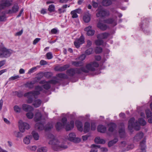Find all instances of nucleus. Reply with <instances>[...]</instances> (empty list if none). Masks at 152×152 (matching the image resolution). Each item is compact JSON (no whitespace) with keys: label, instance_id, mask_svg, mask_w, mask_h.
<instances>
[{"label":"nucleus","instance_id":"obj_64","mask_svg":"<svg viewBox=\"0 0 152 152\" xmlns=\"http://www.w3.org/2000/svg\"><path fill=\"white\" fill-rule=\"evenodd\" d=\"M87 44L86 45V46L87 48L90 47L92 45V42L90 40H88L87 41Z\"/></svg>","mask_w":152,"mask_h":152},{"label":"nucleus","instance_id":"obj_3","mask_svg":"<svg viewBox=\"0 0 152 152\" xmlns=\"http://www.w3.org/2000/svg\"><path fill=\"white\" fill-rule=\"evenodd\" d=\"M34 120L35 122L41 121V122L37 123L35 126L36 128L37 129L39 130H42L45 129L44 126L45 123V119L42 118V115L40 112L36 113L34 115Z\"/></svg>","mask_w":152,"mask_h":152},{"label":"nucleus","instance_id":"obj_13","mask_svg":"<svg viewBox=\"0 0 152 152\" xmlns=\"http://www.w3.org/2000/svg\"><path fill=\"white\" fill-rule=\"evenodd\" d=\"M68 140L75 143H78L80 141V138L76 137L75 134L74 133H71L69 134Z\"/></svg>","mask_w":152,"mask_h":152},{"label":"nucleus","instance_id":"obj_58","mask_svg":"<svg viewBox=\"0 0 152 152\" xmlns=\"http://www.w3.org/2000/svg\"><path fill=\"white\" fill-rule=\"evenodd\" d=\"M6 20V17L5 15L4 14L0 16V21H4Z\"/></svg>","mask_w":152,"mask_h":152},{"label":"nucleus","instance_id":"obj_27","mask_svg":"<svg viewBox=\"0 0 152 152\" xmlns=\"http://www.w3.org/2000/svg\"><path fill=\"white\" fill-rule=\"evenodd\" d=\"M97 26L98 28L103 31L106 30L107 28V25L102 23L100 22H99L98 23L97 25Z\"/></svg>","mask_w":152,"mask_h":152},{"label":"nucleus","instance_id":"obj_15","mask_svg":"<svg viewBox=\"0 0 152 152\" xmlns=\"http://www.w3.org/2000/svg\"><path fill=\"white\" fill-rule=\"evenodd\" d=\"M1 0L5 1L3 3L0 4V10L5 8L6 7H8L11 6L12 4L13 0Z\"/></svg>","mask_w":152,"mask_h":152},{"label":"nucleus","instance_id":"obj_45","mask_svg":"<svg viewBox=\"0 0 152 152\" xmlns=\"http://www.w3.org/2000/svg\"><path fill=\"white\" fill-rule=\"evenodd\" d=\"M145 113L146 117L147 118H148L152 116V113L151 111L150 110H145Z\"/></svg>","mask_w":152,"mask_h":152},{"label":"nucleus","instance_id":"obj_29","mask_svg":"<svg viewBox=\"0 0 152 152\" xmlns=\"http://www.w3.org/2000/svg\"><path fill=\"white\" fill-rule=\"evenodd\" d=\"M102 4L104 6H108L112 4V1L110 0H103Z\"/></svg>","mask_w":152,"mask_h":152},{"label":"nucleus","instance_id":"obj_47","mask_svg":"<svg viewBox=\"0 0 152 152\" xmlns=\"http://www.w3.org/2000/svg\"><path fill=\"white\" fill-rule=\"evenodd\" d=\"M47 58L48 59H51L53 58L52 53L51 52H49L46 54Z\"/></svg>","mask_w":152,"mask_h":152},{"label":"nucleus","instance_id":"obj_9","mask_svg":"<svg viewBox=\"0 0 152 152\" xmlns=\"http://www.w3.org/2000/svg\"><path fill=\"white\" fill-rule=\"evenodd\" d=\"M18 123L19 130L21 132H24L25 129H29V125L27 123L23 122L21 120H20Z\"/></svg>","mask_w":152,"mask_h":152},{"label":"nucleus","instance_id":"obj_36","mask_svg":"<svg viewBox=\"0 0 152 152\" xmlns=\"http://www.w3.org/2000/svg\"><path fill=\"white\" fill-rule=\"evenodd\" d=\"M95 43L96 45H102L104 44V41L102 39H98L95 41Z\"/></svg>","mask_w":152,"mask_h":152},{"label":"nucleus","instance_id":"obj_59","mask_svg":"<svg viewBox=\"0 0 152 152\" xmlns=\"http://www.w3.org/2000/svg\"><path fill=\"white\" fill-rule=\"evenodd\" d=\"M36 67H34L31 68L29 69L28 73L30 74L33 72H34L36 70Z\"/></svg>","mask_w":152,"mask_h":152},{"label":"nucleus","instance_id":"obj_60","mask_svg":"<svg viewBox=\"0 0 152 152\" xmlns=\"http://www.w3.org/2000/svg\"><path fill=\"white\" fill-rule=\"evenodd\" d=\"M67 121V119L66 117H64L62 119V122L63 123V125L64 126H65Z\"/></svg>","mask_w":152,"mask_h":152},{"label":"nucleus","instance_id":"obj_57","mask_svg":"<svg viewBox=\"0 0 152 152\" xmlns=\"http://www.w3.org/2000/svg\"><path fill=\"white\" fill-rule=\"evenodd\" d=\"M48 125H49L48 126H47L45 128V130L46 131H47V130H48L50 129L53 127V126L51 124H50V123L48 124Z\"/></svg>","mask_w":152,"mask_h":152},{"label":"nucleus","instance_id":"obj_25","mask_svg":"<svg viewBox=\"0 0 152 152\" xmlns=\"http://www.w3.org/2000/svg\"><path fill=\"white\" fill-rule=\"evenodd\" d=\"M106 127L103 125H99L97 127V130L98 131L101 133H105L106 132Z\"/></svg>","mask_w":152,"mask_h":152},{"label":"nucleus","instance_id":"obj_10","mask_svg":"<svg viewBox=\"0 0 152 152\" xmlns=\"http://www.w3.org/2000/svg\"><path fill=\"white\" fill-rule=\"evenodd\" d=\"M148 22L145 19L142 22V23L140 24V27L142 29L144 32L148 35L149 32V29L148 28Z\"/></svg>","mask_w":152,"mask_h":152},{"label":"nucleus","instance_id":"obj_46","mask_svg":"<svg viewBox=\"0 0 152 152\" xmlns=\"http://www.w3.org/2000/svg\"><path fill=\"white\" fill-rule=\"evenodd\" d=\"M12 9L13 10V12H14V13H16L18 10L19 7L17 4H15L12 7Z\"/></svg>","mask_w":152,"mask_h":152},{"label":"nucleus","instance_id":"obj_4","mask_svg":"<svg viewBox=\"0 0 152 152\" xmlns=\"http://www.w3.org/2000/svg\"><path fill=\"white\" fill-rule=\"evenodd\" d=\"M99 66V64L95 61L91 62L87 64L85 67H80L79 70H82L83 72L85 73H88L89 72L94 71L96 70V68Z\"/></svg>","mask_w":152,"mask_h":152},{"label":"nucleus","instance_id":"obj_19","mask_svg":"<svg viewBox=\"0 0 152 152\" xmlns=\"http://www.w3.org/2000/svg\"><path fill=\"white\" fill-rule=\"evenodd\" d=\"M22 109L26 112L32 111L34 110L33 108L29 105L24 104L22 106Z\"/></svg>","mask_w":152,"mask_h":152},{"label":"nucleus","instance_id":"obj_7","mask_svg":"<svg viewBox=\"0 0 152 152\" xmlns=\"http://www.w3.org/2000/svg\"><path fill=\"white\" fill-rule=\"evenodd\" d=\"M80 68H70L67 70L66 73L70 77L73 76L76 73L80 74L82 73V70H79Z\"/></svg>","mask_w":152,"mask_h":152},{"label":"nucleus","instance_id":"obj_40","mask_svg":"<svg viewBox=\"0 0 152 152\" xmlns=\"http://www.w3.org/2000/svg\"><path fill=\"white\" fill-rule=\"evenodd\" d=\"M32 134L35 140H37L39 139V136L37 133L35 131H33L32 132Z\"/></svg>","mask_w":152,"mask_h":152},{"label":"nucleus","instance_id":"obj_6","mask_svg":"<svg viewBox=\"0 0 152 152\" xmlns=\"http://www.w3.org/2000/svg\"><path fill=\"white\" fill-rule=\"evenodd\" d=\"M12 53V50L7 49L3 45H0V58H7Z\"/></svg>","mask_w":152,"mask_h":152},{"label":"nucleus","instance_id":"obj_41","mask_svg":"<svg viewBox=\"0 0 152 152\" xmlns=\"http://www.w3.org/2000/svg\"><path fill=\"white\" fill-rule=\"evenodd\" d=\"M47 149L46 147H42L38 148L37 152H47Z\"/></svg>","mask_w":152,"mask_h":152},{"label":"nucleus","instance_id":"obj_43","mask_svg":"<svg viewBox=\"0 0 152 152\" xmlns=\"http://www.w3.org/2000/svg\"><path fill=\"white\" fill-rule=\"evenodd\" d=\"M30 136H28L26 137L24 139L23 142L25 144H28L30 143Z\"/></svg>","mask_w":152,"mask_h":152},{"label":"nucleus","instance_id":"obj_61","mask_svg":"<svg viewBox=\"0 0 152 152\" xmlns=\"http://www.w3.org/2000/svg\"><path fill=\"white\" fill-rule=\"evenodd\" d=\"M48 64L47 62L44 60H41L40 61V65L43 66L47 65Z\"/></svg>","mask_w":152,"mask_h":152},{"label":"nucleus","instance_id":"obj_42","mask_svg":"<svg viewBox=\"0 0 152 152\" xmlns=\"http://www.w3.org/2000/svg\"><path fill=\"white\" fill-rule=\"evenodd\" d=\"M102 49L100 47H96L95 49V52L96 53H100L102 52Z\"/></svg>","mask_w":152,"mask_h":152},{"label":"nucleus","instance_id":"obj_56","mask_svg":"<svg viewBox=\"0 0 152 152\" xmlns=\"http://www.w3.org/2000/svg\"><path fill=\"white\" fill-rule=\"evenodd\" d=\"M92 6L94 8H96L98 6V3L94 1H92Z\"/></svg>","mask_w":152,"mask_h":152},{"label":"nucleus","instance_id":"obj_24","mask_svg":"<svg viewBox=\"0 0 152 152\" xmlns=\"http://www.w3.org/2000/svg\"><path fill=\"white\" fill-rule=\"evenodd\" d=\"M145 140H144L141 142L140 144L141 151L140 152H146Z\"/></svg>","mask_w":152,"mask_h":152},{"label":"nucleus","instance_id":"obj_2","mask_svg":"<svg viewBox=\"0 0 152 152\" xmlns=\"http://www.w3.org/2000/svg\"><path fill=\"white\" fill-rule=\"evenodd\" d=\"M35 89L36 91H33L28 92L24 94L25 97H27L28 99L27 102L29 104L31 103L33 101V98L35 96H37L40 94V91H42L43 93H45V91H43L42 87L37 86L35 87Z\"/></svg>","mask_w":152,"mask_h":152},{"label":"nucleus","instance_id":"obj_8","mask_svg":"<svg viewBox=\"0 0 152 152\" xmlns=\"http://www.w3.org/2000/svg\"><path fill=\"white\" fill-rule=\"evenodd\" d=\"M97 10L98 12L96 14L97 17H108L110 15V12L109 10L105 9H100L99 10L98 9Z\"/></svg>","mask_w":152,"mask_h":152},{"label":"nucleus","instance_id":"obj_52","mask_svg":"<svg viewBox=\"0 0 152 152\" xmlns=\"http://www.w3.org/2000/svg\"><path fill=\"white\" fill-rule=\"evenodd\" d=\"M92 51L93 49L92 48H89L86 50L85 54L87 55H89L92 53Z\"/></svg>","mask_w":152,"mask_h":152},{"label":"nucleus","instance_id":"obj_26","mask_svg":"<svg viewBox=\"0 0 152 152\" xmlns=\"http://www.w3.org/2000/svg\"><path fill=\"white\" fill-rule=\"evenodd\" d=\"M75 124L78 130L80 132H82L83 130V126L82 122L79 121H76Z\"/></svg>","mask_w":152,"mask_h":152},{"label":"nucleus","instance_id":"obj_12","mask_svg":"<svg viewBox=\"0 0 152 152\" xmlns=\"http://www.w3.org/2000/svg\"><path fill=\"white\" fill-rule=\"evenodd\" d=\"M84 42V37L83 35H82L79 39L75 41L74 44L77 48H78L80 47V45L83 44Z\"/></svg>","mask_w":152,"mask_h":152},{"label":"nucleus","instance_id":"obj_17","mask_svg":"<svg viewBox=\"0 0 152 152\" xmlns=\"http://www.w3.org/2000/svg\"><path fill=\"white\" fill-rule=\"evenodd\" d=\"M92 27L90 26H88L85 28L84 30L87 32V34L88 36H92L95 33V31L91 29Z\"/></svg>","mask_w":152,"mask_h":152},{"label":"nucleus","instance_id":"obj_39","mask_svg":"<svg viewBox=\"0 0 152 152\" xmlns=\"http://www.w3.org/2000/svg\"><path fill=\"white\" fill-rule=\"evenodd\" d=\"M91 147L92 148H94L95 149H92L91 151L89 152H97V150L96 149V148H100V146L99 145H96L95 144H92L91 146Z\"/></svg>","mask_w":152,"mask_h":152},{"label":"nucleus","instance_id":"obj_28","mask_svg":"<svg viewBox=\"0 0 152 152\" xmlns=\"http://www.w3.org/2000/svg\"><path fill=\"white\" fill-rule=\"evenodd\" d=\"M90 128V124L88 122H86L85 123L84 127V132L85 133L88 132Z\"/></svg>","mask_w":152,"mask_h":152},{"label":"nucleus","instance_id":"obj_5","mask_svg":"<svg viewBox=\"0 0 152 152\" xmlns=\"http://www.w3.org/2000/svg\"><path fill=\"white\" fill-rule=\"evenodd\" d=\"M135 118H131L129 120L128 123V129L131 132L134 128L135 130L138 131L140 129V126L137 122H134Z\"/></svg>","mask_w":152,"mask_h":152},{"label":"nucleus","instance_id":"obj_38","mask_svg":"<svg viewBox=\"0 0 152 152\" xmlns=\"http://www.w3.org/2000/svg\"><path fill=\"white\" fill-rule=\"evenodd\" d=\"M90 15L89 14L85 15L83 17V20L86 23H88L89 22L90 20Z\"/></svg>","mask_w":152,"mask_h":152},{"label":"nucleus","instance_id":"obj_21","mask_svg":"<svg viewBox=\"0 0 152 152\" xmlns=\"http://www.w3.org/2000/svg\"><path fill=\"white\" fill-rule=\"evenodd\" d=\"M119 135L121 138H124L126 136L125 129L124 127L120 128L118 130Z\"/></svg>","mask_w":152,"mask_h":152},{"label":"nucleus","instance_id":"obj_23","mask_svg":"<svg viewBox=\"0 0 152 152\" xmlns=\"http://www.w3.org/2000/svg\"><path fill=\"white\" fill-rule=\"evenodd\" d=\"M74 122L73 121H70V124L67 123L65 127V129L66 131H69L73 128Z\"/></svg>","mask_w":152,"mask_h":152},{"label":"nucleus","instance_id":"obj_33","mask_svg":"<svg viewBox=\"0 0 152 152\" xmlns=\"http://www.w3.org/2000/svg\"><path fill=\"white\" fill-rule=\"evenodd\" d=\"M41 103V100L39 99H38L34 101L33 105L35 107H38L40 106Z\"/></svg>","mask_w":152,"mask_h":152},{"label":"nucleus","instance_id":"obj_20","mask_svg":"<svg viewBox=\"0 0 152 152\" xmlns=\"http://www.w3.org/2000/svg\"><path fill=\"white\" fill-rule=\"evenodd\" d=\"M110 34L107 32H104L99 34L97 35L98 39H104L107 38L110 35Z\"/></svg>","mask_w":152,"mask_h":152},{"label":"nucleus","instance_id":"obj_34","mask_svg":"<svg viewBox=\"0 0 152 152\" xmlns=\"http://www.w3.org/2000/svg\"><path fill=\"white\" fill-rule=\"evenodd\" d=\"M64 127V126L60 122H58L56 125V129L59 131L62 129Z\"/></svg>","mask_w":152,"mask_h":152},{"label":"nucleus","instance_id":"obj_31","mask_svg":"<svg viewBox=\"0 0 152 152\" xmlns=\"http://www.w3.org/2000/svg\"><path fill=\"white\" fill-rule=\"evenodd\" d=\"M34 83H33L32 82H27L25 83V86L26 87L29 89H32L34 88Z\"/></svg>","mask_w":152,"mask_h":152},{"label":"nucleus","instance_id":"obj_63","mask_svg":"<svg viewBox=\"0 0 152 152\" xmlns=\"http://www.w3.org/2000/svg\"><path fill=\"white\" fill-rule=\"evenodd\" d=\"M96 126L94 123H92L91 124V129L92 130H95L96 129Z\"/></svg>","mask_w":152,"mask_h":152},{"label":"nucleus","instance_id":"obj_16","mask_svg":"<svg viewBox=\"0 0 152 152\" xmlns=\"http://www.w3.org/2000/svg\"><path fill=\"white\" fill-rule=\"evenodd\" d=\"M104 22L108 24H112L113 26L117 24V17L114 18H110L104 20Z\"/></svg>","mask_w":152,"mask_h":152},{"label":"nucleus","instance_id":"obj_48","mask_svg":"<svg viewBox=\"0 0 152 152\" xmlns=\"http://www.w3.org/2000/svg\"><path fill=\"white\" fill-rule=\"evenodd\" d=\"M20 78V76L18 75H14L13 76H12L10 77L9 80V81L14 80H17Z\"/></svg>","mask_w":152,"mask_h":152},{"label":"nucleus","instance_id":"obj_35","mask_svg":"<svg viewBox=\"0 0 152 152\" xmlns=\"http://www.w3.org/2000/svg\"><path fill=\"white\" fill-rule=\"evenodd\" d=\"M56 76L61 78L64 79H67L68 78V76L64 73H60L58 74H57Z\"/></svg>","mask_w":152,"mask_h":152},{"label":"nucleus","instance_id":"obj_18","mask_svg":"<svg viewBox=\"0 0 152 152\" xmlns=\"http://www.w3.org/2000/svg\"><path fill=\"white\" fill-rule=\"evenodd\" d=\"M69 67V65L66 64L61 66H56L54 68V70L57 71L62 72L65 70Z\"/></svg>","mask_w":152,"mask_h":152},{"label":"nucleus","instance_id":"obj_11","mask_svg":"<svg viewBox=\"0 0 152 152\" xmlns=\"http://www.w3.org/2000/svg\"><path fill=\"white\" fill-rule=\"evenodd\" d=\"M108 132L107 134L110 136L111 134L117 128L116 124L114 123H110L108 124Z\"/></svg>","mask_w":152,"mask_h":152},{"label":"nucleus","instance_id":"obj_54","mask_svg":"<svg viewBox=\"0 0 152 152\" xmlns=\"http://www.w3.org/2000/svg\"><path fill=\"white\" fill-rule=\"evenodd\" d=\"M74 11H72L70 13L71 15H72V18H76L78 17V15Z\"/></svg>","mask_w":152,"mask_h":152},{"label":"nucleus","instance_id":"obj_62","mask_svg":"<svg viewBox=\"0 0 152 152\" xmlns=\"http://www.w3.org/2000/svg\"><path fill=\"white\" fill-rule=\"evenodd\" d=\"M58 32V30L55 28H54L51 29L50 33L52 34H56Z\"/></svg>","mask_w":152,"mask_h":152},{"label":"nucleus","instance_id":"obj_1","mask_svg":"<svg viewBox=\"0 0 152 152\" xmlns=\"http://www.w3.org/2000/svg\"><path fill=\"white\" fill-rule=\"evenodd\" d=\"M48 137L50 139L49 142V144L51 145L52 148L54 150L58 151L67 148V145L61 144L53 134H50Z\"/></svg>","mask_w":152,"mask_h":152},{"label":"nucleus","instance_id":"obj_50","mask_svg":"<svg viewBox=\"0 0 152 152\" xmlns=\"http://www.w3.org/2000/svg\"><path fill=\"white\" fill-rule=\"evenodd\" d=\"M26 115L28 119H31L33 117L34 114L32 112H28L26 113Z\"/></svg>","mask_w":152,"mask_h":152},{"label":"nucleus","instance_id":"obj_49","mask_svg":"<svg viewBox=\"0 0 152 152\" xmlns=\"http://www.w3.org/2000/svg\"><path fill=\"white\" fill-rule=\"evenodd\" d=\"M14 109L15 112L17 113H20L21 110V108L17 105H15L14 106Z\"/></svg>","mask_w":152,"mask_h":152},{"label":"nucleus","instance_id":"obj_51","mask_svg":"<svg viewBox=\"0 0 152 152\" xmlns=\"http://www.w3.org/2000/svg\"><path fill=\"white\" fill-rule=\"evenodd\" d=\"M48 83H49L50 84H56L57 83H58V82L57 80H50L47 82Z\"/></svg>","mask_w":152,"mask_h":152},{"label":"nucleus","instance_id":"obj_22","mask_svg":"<svg viewBox=\"0 0 152 152\" xmlns=\"http://www.w3.org/2000/svg\"><path fill=\"white\" fill-rule=\"evenodd\" d=\"M144 136L143 132H141L137 134L134 137V140L135 141L137 142L140 140Z\"/></svg>","mask_w":152,"mask_h":152},{"label":"nucleus","instance_id":"obj_32","mask_svg":"<svg viewBox=\"0 0 152 152\" xmlns=\"http://www.w3.org/2000/svg\"><path fill=\"white\" fill-rule=\"evenodd\" d=\"M118 141V139L117 138H115L114 139L110 141L108 143V145L109 147L113 146V145L115 144Z\"/></svg>","mask_w":152,"mask_h":152},{"label":"nucleus","instance_id":"obj_44","mask_svg":"<svg viewBox=\"0 0 152 152\" xmlns=\"http://www.w3.org/2000/svg\"><path fill=\"white\" fill-rule=\"evenodd\" d=\"M138 121L140 125L142 126H144L146 124V122L145 120L142 118H140L138 119Z\"/></svg>","mask_w":152,"mask_h":152},{"label":"nucleus","instance_id":"obj_37","mask_svg":"<svg viewBox=\"0 0 152 152\" xmlns=\"http://www.w3.org/2000/svg\"><path fill=\"white\" fill-rule=\"evenodd\" d=\"M48 11L50 12H54L55 11V6L53 4L49 6L48 8Z\"/></svg>","mask_w":152,"mask_h":152},{"label":"nucleus","instance_id":"obj_55","mask_svg":"<svg viewBox=\"0 0 152 152\" xmlns=\"http://www.w3.org/2000/svg\"><path fill=\"white\" fill-rule=\"evenodd\" d=\"M86 57V56L84 54L81 55L78 58V59L80 60V61H82L84 60Z\"/></svg>","mask_w":152,"mask_h":152},{"label":"nucleus","instance_id":"obj_14","mask_svg":"<svg viewBox=\"0 0 152 152\" xmlns=\"http://www.w3.org/2000/svg\"><path fill=\"white\" fill-rule=\"evenodd\" d=\"M53 75V74L51 72H47L44 73L41 72L38 74V75L40 77H37V80H39L42 78L43 76L47 78H49L52 77Z\"/></svg>","mask_w":152,"mask_h":152},{"label":"nucleus","instance_id":"obj_30","mask_svg":"<svg viewBox=\"0 0 152 152\" xmlns=\"http://www.w3.org/2000/svg\"><path fill=\"white\" fill-rule=\"evenodd\" d=\"M72 65L76 67L81 66L83 65V63L81 61H72Z\"/></svg>","mask_w":152,"mask_h":152},{"label":"nucleus","instance_id":"obj_53","mask_svg":"<svg viewBox=\"0 0 152 152\" xmlns=\"http://www.w3.org/2000/svg\"><path fill=\"white\" fill-rule=\"evenodd\" d=\"M48 83L42 86V87L45 90H48L51 87V86L50 84Z\"/></svg>","mask_w":152,"mask_h":152}]
</instances>
